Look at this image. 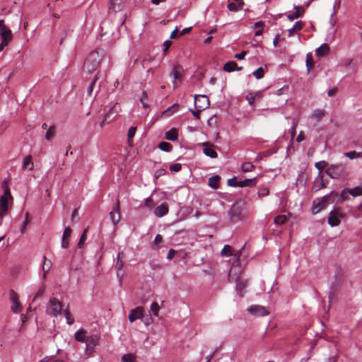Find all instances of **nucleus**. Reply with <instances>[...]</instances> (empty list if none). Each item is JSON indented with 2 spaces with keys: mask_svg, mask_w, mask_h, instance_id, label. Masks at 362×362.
<instances>
[{
  "mask_svg": "<svg viewBox=\"0 0 362 362\" xmlns=\"http://www.w3.org/2000/svg\"><path fill=\"white\" fill-rule=\"evenodd\" d=\"M103 52L100 53L98 50L90 52L84 62L83 71L89 74L95 71L100 64Z\"/></svg>",
  "mask_w": 362,
  "mask_h": 362,
  "instance_id": "obj_1",
  "label": "nucleus"
},
{
  "mask_svg": "<svg viewBox=\"0 0 362 362\" xmlns=\"http://www.w3.org/2000/svg\"><path fill=\"white\" fill-rule=\"evenodd\" d=\"M325 173L333 179H338L346 175V167L342 164L331 165L329 166Z\"/></svg>",
  "mask_w": 362,
  "mask_h": 362,
  "instance_id": "obj_2",
  "label": "nucleus"
},
{
  "mask_svg": "<svg viewBox=\"0 0 362 362\" xmlns=\"http://www.w3.org/2000/svg\"><path fill=\"white\" fill-rule=\"evenodd\" d=\"M228 280L230 282H233V281L235 280L236 283V291L240 297H243L247 286L246 281L240 276L234 279L233 276V270H230L228 274Z\"/></svg>",
  "mask_w": 362,
  "mask_h": 362,
  "instance_id": "obj_3",
  "label": "nucleus"
},
{
  "mask_svg": "<svg viewBox=\"0 0 362 362\" xmlns=\"http://www.w3.org/2000/svg\"><path fill=\"white\" fill-rule=\"evenodd\" d=\"M62 311V304L61 303L56 299L55 298H52L49 300L48 305L46 309V313L49 315L57 316L58 314H60Z\"/></svg>",
  "mask_w": 362,
  "mask_h": 362,
  "instance_id": "obj_4",
  "label": "nucleus"
},
{
  "mask_svg": "<svg viewBox=\"0 0 362 362\" xmlns=\"http://www.w3.org/2000/svg\"><path fill=\"white\" fill-rule=\"evenodd\" d=\"M210 105L209 98L205 95H194V106L197 110L203 111L207 109Z\"/></svg>",
  "mask_w": 362,
  "mask_h": 362,
  "instance_id": "obj_5",
  "label": "nucleus"
},
{
  "mask_svg": "<svg viewBox=\"0 0 362 362\" xmlns=\"http://www.w3.org/2000/svg\"><path fill=\"white\" fill-rule=\"evenodd\" d=\"M331 195L324 196L320 200H315L313 204L312 211L313 214H317L322 209H325L327 204L330 202L329 199Z\"/></svg>",
  "mask_w": 362,
  "mask_h": 362,
  "instance_id": "obj_6",
  "label": "nucleus"
},
{
  "mask_svg": "<svg viewBox=\"0 0 362 362\" xmlns=\"http://www.w3.org/2000/svg\"><path fill=\"white\" fill-rule=\"evenodd\" d=\"M0 35L2 38V41L0 43V52L4 49V48L8 45L9 42H11L13 39V33L10 28H8L6 25L5 29H2L1 32H0Z\"/></svg>",
  "mask_w": 362,
  "mask_h": 362,
  "instance_id": "obj_7",
  "label": "nucleus"
},
{
  "mask_svg": "<svg viewBox=\"0 0 362 362\" xmlns=\"http://www.w3.org/2000/svg\"><path fill=\"white\" fill-rule=\"evenodd\" d=\"M343 217V214L340 213L339 210L334 209L330 211L329 215L327 218L328 223L332 226H338L341 223V218Z\"/></svg>",
  "mask_w": 362,
  "mask_h": 362,
  "instance_id": "obj_8",
  "label": "nucleus"
},
{
  "mask_svg": "<svg viewBox=\"0 0 362 362\" xmlns=\"http://www.w3.org/2000/svg\"><path fill=\"white\" fill-rule=\"evenodd\" d=\"M10 300L12 302L11 310L15 313H18L22 310V306L19 302L18 293L13 290L10 291Z\"/></svg>",
  "mask_w": 362,
  "mask_h": 362,
  "instance_id": "obj_9",
  "label": "nucleus"
},
{
  "mask_svg": "<svg viewBox=\"0 0 362 362\" xmlns=\"http://www.w3.org/2000/svg\"><path fill=\"white\" fill-rule=\"evenodd\" d=\"M230 217L233 221L242 220L244 217L243 214V209L238 204H234L232 206L230 210Z\"/></svg>",
  "mask_w": 362,
  "mask_h": 362,
  "instance_id": "obj_10",
  "label": "nucleus"
},
{
  "mask_svg": "<svg viewBox=\"0 0 362 362\" xmlns=\"http://www.w3.org/2000/svg\"><path fill=\"white\" fill-rule=\"evenodd\" d=\"M247 311L256 316H266L269 313L264 306L257 305L249 307Z\"/></svg>",
  "mask_w": 362,
  "mask_h": 362,
  "instance_id": "obj_11",
  "label": "nucleus"
},
{
  "mask_svg": "<svg viewBox=\"0 0 362 362\" xmlns=\"http://www.w3.org/2000/svg\"><path fill=\"white\" fill-rule=\"evenodd\" d=\"M8 210V199L6 196L0 198V226L2 224L3 218Z\"/></svg>",
  "mask_w": 362,
  "mask_h": 362,
  "instance_id": "obj_12",
  "label": "nucleus"
},
{
  "mask_svg": "<svg viewBox=\"0 0 362 362\" xmlns=\"http://www.w3.org/2000/svg\"><path fill=\"white\" fill-rule=\"evenodd\" d=\"M99 337L96 334L88 337L86 340V354L90 355L93 351L94 347L98 342Z\"/></svg>",
  "mask_w": 362,
  "mask_h": 362,
  "instance_id": "obj_13",
  "label": "nucleus"
},
{
  "mask_svg": "<svg viewBox=\"0 0 362 362\" xmlns=\"http://www.w3.org/2000/svg\"><path fill=\"white\" fill-rule=\"evenodd\" d=\"M112 222L114 225H116L120 220L119 213V200L117 199L115 204L112 207V211L110 214Z\"/></svg>",
  "mask_w": 362,
  "mask_h": 362,
  "instance_id": "obj_14",
  "label": "nucleus"
},
{
  "mask_svg": "<svg viewBox=\"0 0 362 362\" xmlns=\"http://www.w3.org/2000/svg\"><path fill=\"white\" fill-rule=\"evenodd\" d=\"M144 308L142 307H137L129 312V320L131 322H134L137 319L143 318Z\"/></svg>",
  "mask_w": 362,
  "mask_h": 362,
  "instance_id": "obj_15",
  "label": "nucleus"
},
{
  "mask_svg": "<svg viewBox=\"0 0 362 362\" xmlns=\"http://www.w3.org/2000/svg\"><path fill=\"white\" fill-rule=\"evenodd\" d=\"M124 257H125V255L123 252H119L118 253L117 258V262H116V269L117 270V276L123 275L122 268L124 266Z\"/></svg>",
  "mask_w": 362,
  "mask_h": 362,
  "instance_id": "obj_16",
  "label": "nucleus"
},
{
  "mask_svg": "<svg viewBox=\"0 0 362 362\" xmlns=\"http://www.w3.org/2000/svg\"><path fill=\"white\" fill-rule=\"evenodd\" d=\"M169 211L168 204L166 202L162 203L154 210V214L158 217H163Z\"/></svg>",
  "mask_w": 362,
  "mask_h": 362,
  "instance_id": "obj_17",
  "label": "nucleus"
},
{
  "mask_svg": "<svg viewBox=\"0 0 362 362\" xmlns=\"http://www.w3.org/2000/svg\"><path fill=\"white\" fill-rule=\"evenodd\" d=\"M71 229L69 226L66 227L63 233L62 240V247L64 249H66L69 247V238L71 235Z\"/></svg>",
  "mask_w": 362,
  "mask_h": 362,
  "instance_id": "obj_18",
  "label": "nucleus"
},
{
  "mask_svg": "<svg viewBox=\"0 0 362 362\" xmlns=\"http://www.w3.org/2000/svg\"><path fill=\"white\" fill-rule=\"evenodd\" d=\"M204 148V153L206 156L211 158H216L218 156V154L216 151L213 148V146L209 144V143H205L203 144Z\"/></svg>",
  "mask_w": 362,
  "mask_h": 362,
  "instance_id": "obj_19",
  "label": "nucleus"
},
{
  "mask_svg": "<svg viewBox=\"0 0 362 362\" xmlns=\"http://www.w3.org/2000/svg\"><path fill=\"white\" fill-rule=\"evenodd\" d=\"M240 251H237L235 253V250L232 248V247H230L228 245H226L221 250V255L223 256L230 257L232 255H235L237 256L238 258L240 257Z\"/></svg>",
  "mask_w": 362,
  "mask_h": 362,
  "instance_id": "obj_20",
  "label": "nucleus"
},
{
  "mask_svg": "<svg viewBox=\"0 0 362 362\" xmlns=\"http://www.w3.org/2000/svg\"><path fill=\"white\" fill-rule=\"evenodd\" d=\"M326 186V183L323 180V177L322 175H318V176L315 178L313 184V189L315 191H318L322 188H325Z\"/></svg>",
  "mask_w": 362,
  "mask_h": 362,
  "instance_id": "obj_21",
  "label": "nucleus"
},
{
  "mask_svg": "<svg viewBox=\"0 0 362 362\" xmlns=\"http://www.w3.org/2000/svg\"><path fill=\"white\" fill-rule=\"evenodd\" d=\"M122 0H110L109 11H112L115 13L120 11L122 8Z\"/></svg>",
  "mask_w": 362,
  "mask_h": 362,
  "instance_id": "obj_22",
  "label": "nucleus"
},
{
  "mask_svg": "<svg viewBox=\"0 0 362 362\" xmlns=\"http://www.w3.org/2000/svg\"><path fill=\"white\" fill-rule=\"evenodd\" d=\"M120 111L121 107L117 103L112 107L105 115H110V121H113Z\"/></svg>",
  "mask_w": 362,
  "mask_h": 362,
  "instance_id": "obj_23",
  "label": "nucleus"
},
{
  "mask_svg": "<svg viewBox=\"0 0 362 362\" xmlns=\"http://www.w3.org/2000/svg\"><path fill=\"white\" fill-rule=\"evenodd\" d=\"M221 181V177L218 175L211 176L209 178V186L214 189L219 187V183Z\"/></svg>",
  "mask_w": 362,
  "mask_h": 362,
  "instance_id": "obj_24",
  "label": "nucleus"
},
{
  "mask_svg": "<svg viewBox=\"0 0 362 362\" xmlns=\"http://www.w3.org/2000/svg\"><path fill=\"white\" fill-rule=\"evenodd\" d=\"M303 23L300 21L295 23L293 27L288 30V37L293 36L295 33L299 32L303 29Z\"/></svg>",
  "mask_w": 362,
  "mask_h": 362,
  "instance_id": "obj_25",
  "label": "nucleus"
},
{
  "mask_svg": "<svg viewBox=\"0 0 362 362\" xmlns=\"http://www.w3.org/2000/svg\"><path fill=\"white\" fill-rule=\"evenodd\" d=\"M296 11L293 13L288 14L287 18L289 21H293L294 19H297L303 16L304 13V9H301V8L298 6L295 7Z\"/></svg>",
  "mask_w": 362,
  "mask_h": 362,
  "instance_id": "obj_26",
  "label": "nucleus"
},
{
  "mask_svg": "<svg viewBox=\"0 0 362 362\" xmlns=\"http://www.w3.org/2000/svg\"><path fill=\"white\" fill-rule=\"evenodd\" d=\"M22 168L23 170L28 168L30 170H33L34 169V164L33 162L32 156L28 155L24 158L22 165Z\"/></svg>",
  "mask_w": 362,
  "mask_h": 362,
  "instance_id": "obj_27",
  "label": "nucleus"
},
{
  "mask_svg": "<svg viewBox=\"0 0 362 362\" xmlns=\"http://www.w3.org/2000/svg\"><path fill=\"white\" fill-rule=\"evenodd\" d=\"M329 52V47L327 44H322L319 48H317L315 51V54L317 57H323L327 55Z\"/></svg>",
  "mask_w": 362,
  "mask_h": 362,
  "instance_id": "obj_28",
  "label": "nucleus"
},
{
  "mask_svg": "<svg viewBox=\"0 0 362 362\" xmlns=\"http://www.w3.org/2000/svg\"><path fill=\"white\" fill-rule=\"evenodd\" d=\"M178 133L176 129L172 128L165 133V139L170 141H175L177 139Z\"/></svg>",
  "mask_w": 362,
  "mask_h": 362,
  "instance_id": "obj_29",
  "label": "nucleus"
},
{
  "mask_svg": "<svg viewBox=\"0 0 362 362\" xmlns=\"http://www.w3.org/2000/svg\"><path fill=\"white\" fill-rule=\"evenodd\" d=\"M256 177L252 179H245L243 181H239L238 183V187H252L255 185L256 184Z\"/></svg>",
  "mask_w": 362,
  "mask_h": 362,
  "instance_id": "obj_30",
  "label": "nucleus"
},
{
  "mask_svg": "<svg viewBox=\"0 0 362 362\" xmlns=\"http://www.w3.org/2000/svg\"><path fill=\"white\" fill-rule=\"evenodd\" d=\"M86 332L84 329H79L75 333V339L76 340L81 342H86L87 335Z\"/></svg>",
  "mask_w": 362,
  "mask_h": 362,
  "instance_id": "obj_31",
  "label": "nucleus"
},
{
  "mask_svg": "<svg viewBox=\"0 0 362 362\" xmlns=\"http://www.w3.org/2000/svg\"><path fill=\"white\" fill-rule=\"evenodd\" d=\"M183 69L181 66L175 65L173 70V74L175 79H180L182 76Z\"/></svg>",
  "mask_w": 362,
  "mask_h": 362,
  "instance_id": "obj_32",
  "label": "nucleus"
},
{
  "mask_svg": "<svg viewBox=\"0 0 362 362\" xmlns=\"http://www.w3.org/2000/svg\"><path fill=\"white\" fill-rule=\"evenodd\" d=\"M237 63L233 61L228 62L223 66V70L227 72H231L235 70Z\"/></svg>",
  "mask_w": 362,
  "mask_h": 362,
  "instance_id": "obj_33",
  "label": "nucleus"
},
{
  "mask_svg": "<svg viewBox=\"0 0 362 362\" xmlns=\"http://www.w3.org/2000/svg\"><path fill=\"white\" fill-rule=\"evenodd\" d=\"M51 267H52L51 260L47 259V257L45 256H44V262H43V265H42L44 277H45L46 274L50 270Z\"/></svg>",
  "mask_w": 362,
  "mask_h": 362,
  "instance_id": "obj_34",
  "label": "nucleus"
},
{
  "mask_svg": "<svg viewBox=\"0 0 362 362\" xmlns=\"http://www.w3.org/2000/svg\"><path fill=\"white\" fill-rule=\"evenodd\" d=\"M30 222V214L28 211L25 212V221H23V224L21 227V233L22 234L25 233L26 230L27 226Z\"/></svg>",
  "mask_w": 362,
  "mask_h": 362,
  "instance_id": "obj_35",
  "label": "nucleus"
},
{
  "mask_svg": "<svg viewBox=\"0 0 362 362\" xmlns=\"http://www.w3.org/2000/svg\"><path fill=\"white\" fill-rule=\"evenodd\" d=\"M241 168L243 172L247 173L254 170L255 167L250 162H245L244 163H243Z\"/></svg>",
  "mask_w": 362,
  "mask_h": 362,
  "instance_id": "obj_36",
  "label": "nucleus"
},
{
  "mask_svg": "<svg viewBox=\"0 0 362 362\" xmlns=\"http://www.w3.org/2000/svg\"><path fill=\"white\" fill-rule=\"evenodd\" d=\"M158 148L163 151L169 152L171 151L173 146L168 142L162 141L158 144Z\"/></svg>",
  "mask_w": 362,
  "mask_h": 362,
  "instance_id": "obj_37",
  "label": "nucleus"
},
{
  "mask_svg": "<svg viewBox=\"0 0 362 362\" xmlns=\"http://www.w3.org/2000/svg\"><path fill=\"white\" fill-rule=\"evenodd\" d=\"M349 193L353 197H358L362 195V188L359 186L353 189H348Z\"/></svg>",
  "mask_w": 362,
  "mask_h": 362,
  "instance_id": "obj_38",
  "label": "nucleus"
},
{
  "mask_svg": "<svg viewBox=\"0 0 362 362\" xmlns=\"http://www.w3.org/2000/svg\"><path fill=\"white\" fill-rule=\"evenodd\" d=\"M324 115H325V110H320V109L314 110L312 114V117L313 118L316 119L317 121H320Z\"/></svg>",
  "mask_w": 362,
  "mask_h": 362,
  "instance_id": "obj_39",
  "label": "nucleus"
},
{
  "mask_svg": "<svg viewBox=\"0 0 362 362\" xmlns=\"http://www.w3.org/2000/svg\"><path fill=\"white\" fill-rule=\"evenodd\" d=\"M88 227L84 230V231L83 232V233L81 235L80 240L78 243V247L80 249L82 248L84 245L85 241L87 238L86 233L88 232Z\"/></svg>",
  "mask_w": 362,
  "mask_h": 362,
  "instance_id": "obj_40",
  "label": "nucleus"
},
{
  "mask_svg": "<svg viewBox=\"0 0 362 362\" xmlns=\"http://www.w3.org/2000/svg\"><path fill=\"white\" fill-rule=\"evenodd\" d=\"M54 134H55L54 127L52 126L47 129V131L45 134V139L47 141H50L53 139V137L54 136Z\"/></svg>",
  "mask_w": 362,
  "mask_h": 362,
  "instance_id": "obj_41",
  "label": "nucleus"
},
{
  "mask_svg": "<svg viewBox=\"0 0 362 362\" xmlns=\"http://www.w3.org/2000/svg\"><path fill=\"white\" fill-rule=\"evenodd\" d=\"M344 156L350 159L362 157L361 153H358L355 151H349L344 153Z\"/></svg>",
  "mask_w": 362,
  "mask_h": 362,
  "instance_id": "obj_42",
  "label": "nucleus"
},
{
  "mask_svg": "<svg viewBox=\"0 0 362 362\" xmlns=\"http://www.w3.org/2000/svg\"><path fill=\"white\" fill-rule=\"evenodd\" d=\"M327 165V163L324 160L317 162L315 164V168L319 170V175H321V173L324 170Z\"/></svg>",
  "mask_w": 362,
  "mask_h": 362,
  "instance_id": "obj_43",
  "label": "nucleus"
},
{
  "mask_svg": "<svg viewBox=\"0 0 362 362\" xmlns=\"http://www.w3.org/2000/svg\"><path fill=\"white\" fill-rule=\"evenodd\" d=\"M287 221V217L286 215H279L274 218V223L276 225H282L286 223Z\"/></svg>",
  "mask_w": 362,
  "mask_h": 362,
  "instance_id": "obj_44",
  "label": "nucleus"
},
{
  "mask_svg": "<svg viewBox=\"0 0 362 362\" xmlns=\"http://www.w3.org/2000/svg\"><path fill=\"white\" fill-rule=\"evenodd\" d=\"M135 359V356L132 354H124L122 358V362H136Z\"/></svg>",
  "mask_w": 362,
  "mask_h": 362,
  "instance_id": "obj_45",
  "label": "nucleus"
},
{
  "mask_svg": "<svg viewBox=\"0 0 362 362\" xmlns=\"http://www.w3.org/2000/svg\"><path fill=\"white\" fill-rule=\"evenodd\" d=\"M253 75L257 79H260L264 77V71L262 67H259L256 71L253 72Z\"/></svg>",
  "mask_w": 362,
  "mask_h": 362,
  "instance_id": "obj_46",
  "label": "nucleus"
},
{
  "mask_svg": "<svg viewBox=\"0 0 362 362\" xmlns=\"http://www.w3.org/2000/svg\"><path fill=\"white\" fill-rule=\"evenodd\" d=\"M136 127H132L129 128V129L128 131V134H127L129 144H131L132 139L134 136V135L136 134Z\"/></svg>",
  "mask_w": 362,
  "mask_h": 362,
  "instance_id": "obj_47",
  "label": "nucleus"
},
{
  "mask_svg": "<svg viewBox=\"0 0 362 362\" xmlns=\"http://www.w3.org/2000/svg\"><path fill=\"white\" fill-rule=\"evenodd\" d=\"M64 315L66 317L67 324L72 325L74 320L68 309L64 310Z\"/></svg>",
  "mask_w": 362,
  "mask_h": 362,
  "instance_id": "obj_48",
  "label": "nucleus"
},
{
  "mask_svg": "<svg viewBox=\"0 0 362 362\" xmlns=\"http://www.w3.org/2000/svg\"><path fill=\"white\" fill-rule=\"evenodd\" d=\"M178 109V105L177 104H174L173 105H172L171 107H168L165 111V114L167 115L168 116H170V115H172L174 112L177 111Z\"/></svg>",
  "mask_w": 362,
  "mask_h": 362,
  "instance_id": "obj_49",
  "label": "nucleus"
},
{
  "mask_svg": "<svg viewBox=\"0 0 362 362\" xmlns=\"http://www.w3.org/2000/svg\"><path fill=\"white\" fill-rule=\"evenodd\" d=\"M148 99V94H147V92L144 90L142 92V95H141V99H140V101L141 103H142L143 105V107L144 108H146V107H149V105L147 104L145 101Z\"/></svg>",
  "mask_w": 362,
  "mask_h": 362,
  "instance_id": "obj_50",
  "label": "nucleus"
},
{
  "mask_svg": "<svg viewBox=\"0 0 362 362\" xmlns=\"http://www.w3.org/2000/svg\"><path fill=\"white\" fill-rule=\"evenodd\" d=\"M99 78V76H98V73L94 76L93 81H91L88 88V95H91L92 92H93V86H95L96 81L98 80Z\"/></svg>",
  "mask_w": 362,
  "mask_h": 362,
  "instance_id": "obj_51",
  "label": "nucleus"
},
{
  "mask_svg": "<svg viewBox=\"0 0 362 362\" xmlns=\"http://www.w3.org/2000/svg\"><path fill=\"white\" fill-rule=\"evenodd\" d=\"M159 305L158 303L153 302L151 305V310L153 313V314L156 316H158V312H159Z\"/></svg>",
  "mask_w": 362,
  "mask_h": 362,
  "instance_id": "obj_52",
  "label": "nucleus"
},
{
  "mask_svg": "<svg viewBox=\"0 0 362 362\" xmlns=\"http://www.w3.org/2000/svg\"><path fill=\"white\" fill-rule=\"evenodd\" d=\"M306 66H307L308 71L313 66V57H312L311 54H308L307 55Z\"/></svg>",
  "mask_w": 362,
  "mask_h": 362,
  "instance_id": "obj_53",
  "label": "nucleus"
},
{
  "mask_svg": "<svg viewBox=\"0 0 362 362\" xmlns=\"http://www.w3.org/2000/svg\"><path fill=\"white\" fill-rule=\"evenodd\" d=\"M45 292V286L44 285L41 286L40 287V288L38 289L37 292L36 293V294L34 296V298H33V300L38 298V297H40L42 296Z\"/></svg>",
  "mask_w": 362,
  "mask_h": 362,
  "instance_id": "obj_54",
  "label": "nucleus"
},
{
  "mask_svg": "<svg viewBox=\"0 0 362 362\" xmlns=\"http://www.w3.org/2000/svg\"><path fill=\"white\" fill-rule=\"evenodd\" d=\"M182 168V165L180 163H174L170 166V170L171 171L179 172Z\"/></svg>",
  "mask_w": 362,
  "mask_h": 362,
  "instance_id": "obj_55",
  "label": "nucleus"
},
{
  "mask_svg": "<svg viewBox=\"0 0 362 362\" xmlns=\"http://www.w3.org/2000/svg\"><path fill=\"white\" fill-rule=\"evenodd\" d=\"M246 99L250 105H252L255 100V95L253 93H249L246 96Z\"/></svg>",
  "mask_w": 362,
  "mask_h": 362,
  "instance_id": "obj_56",
  "label": "nucleus"
},
{
  "mask_svg": "<svg viewBox=\"0 0 362 362\" xmlns=\"http://www.w3.org/2000/svg\"><path fill=\"white\" fill-rule=\"evenodd\" d=\"M269 193V190L267 187H263L259 190L258 194L259 197H265L268 195Z\"/></svg>",
  "mask_w": 362,
  "mask_h": 362,
  "instance_id": "obj_57",
  "label": "nucleus"
},
{
  "mask_svg": "<svg viewBox=\"0 0 362 362\" xmlns=\"http://www.w3.org/2000/svg\"><path fill=\"white\" fill-rule=\"evenodd\" d=\"M239 181H237L236 180V177H234L233 178H230V179H228L227 180V183L229 186H231V187H238V183Z\"/></svg>",
  "mask_w": 362,
  "mask_h": 362,
  "instance_id": "obj_58",
  "label": "nucleus"
},
{
  "mask_svg": "<svg viewBox=\"0 0 362 362\" xmlns=\"http://www.w3.org/2000/svg\"><path fill=\"white\" fill-rule=\"evenodd\" d=\"M145 206L150 209L154 206L153 201L151 197H148L145 200Z\"/></svg>",
  "mask_w": 362,
  "mask_h": 362,
  "instance_id": "obj_59",
  "label": "nucleus"
},
{
  "mask_svg": "<svg viewBox=\"0 0 362 362\" xmlns=\"http://www.w3.org/2000/svg\"><path fill=\"white\" fill-rule=\"evenodd\" d=\"M227 6L230 11H237L238 10V6L233 2L229 3Z\"/></svg>",
  "mask_w": 362,
  "mask_h": 362,
  "instance_id": "obj_60",
  "label": "nucleus"
},
{
  "mask_svg": "<svg viewBox=\"0 0 362 362\" xmlns=\"http://www.w3.org/2000/svg\"><path fill=\"white\" fill-rule=\"evenodd\" d=\"M172 45V41L170 40H165L163 43V52L165 54L168 49Z\"/></svg>",
  "mask_w": 362,
  "mask_h": 362,
  "instance_id": "obj_61",
  "label": "nucleus"
},
{
  "mask_svg": "<svg viewBox=\"0 0 362 362\" xmlns=\"http://www.w3.org/2000/svg\"><path fill=\"white\" fill-rule=\"evenodd\" d=\"M349 191L348 189H344L341 192V198L342 200L345 201L349 199Z\"/></svg>",
  "mask_w": 362,
  "mask_h": 362,
  "instance_id": "obj_62",
  "label": "nucleus"
},
{
  "mask_svg": "<svg viewBox=\"0 0 362 362\" xmlns=\"http://www.w3.org/2000/svg\"><path fill=\"white\" fill-rule=\"evenodd\" d=\"M112 121H110V115H105L103 120L100 124V127H103L105 123H110Z\"/></svg>",
  "mask_w": 362,
  "mask_h": 362,
  "instance_id": "obj_63",
  "label": "nucleus"
},
{
  "mask_svg": "<svg viewBox=\"0 0 362 362\" xmlns=\"http://www.w3.org/2000/svg\"><path fill=\"white\" fill-rule=\"evenodd\" d=\"M247 54L246 51H243L240 53L236 54L235 58L239 60L243 59Z\"/></svg>",
  "mask_w": 362,
  "mask_h": 362,
  "instance_id": "obj_64",
  "label": "nucleus"
}]
</instances>
